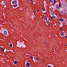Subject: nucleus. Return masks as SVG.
Segmentation results:
<instances>
[{
    "label": "nucleus",
    "instance_id": "1",
    "mask_svg": "<svg viewBox=\"0 0 67 67\" xmlns=\"http://www.w3.org/2000/svg\"><path fill=\"white\" fill-rule=\"evenodd\" d=\"M60 35L61 36V37H62L63 36H64V32H61L60 33Z\"/></svg>",
    "mask_w": 67,
    "mask_h": 67
},
{
    "label": "nucleus",
    "instance_id": "2",
    "mask_svg": "<svg viewBox=\"0 0 67 67\" xmlns=\"http://www.w3.org/2000/svg\"><path fill=\"white\" fill-rule=\"evenodd\" d=\"M7 34V32L6 31H4V35H6Z\"/></svg>",
    "mask_w": 67,
    "mask_h": 67
},
{
    "label": "nucleus",
    "instance_id": "3",
    "mask_svg": "<svg viewBox=\"0 0 67 67\" xmlns=\"http://www.w3.org/2000/svg\"><path fill=\"white\" fill-rule=\"evenodd\" d=\"M16 3H17L16 1H13L12 2V3H13V4H16Z\"/></svg>",
    "mask_w": 67,
    "mask_h": 67
},
{
    "label": "nucleus",
    "instance_id": "4",
    "mask_svg": "<svg viewBox=\"0 0 67 67\" xmlns=\"http://www.w3.org/2000/svg\"><path fill=\"white\" fill-rule=\"evenodd\" d=\"M47 20V17L45 16L44 18V21H46V20Z\"/></svg>",
    "mask_w": 67,
    "mask_h": 67
},
{
    "label": "nucleus",
    "instance_id": "5",
    "mask_svg": "<svg viewBox=\"0 0 67 67\" xmlns=\"http://www.w3.org/2000/svg\"><path fill=\"white\" fill-rule=\"evenodd\" d=\"M18 5V4H16L15 5H12L13 6H14V8H16Z\"/></svg>",
    "mask_w": 67,
    "mask_h": 67
},
{
    "label": "nucleus",
    "instance_id": "6",
    "mask_svg": "<svg viewBox=\"0 0 67 67\" xmlns=\"http://www.w3.org/2000/svg\"><path fill=\"white\" fill-rule=\"evenodd\" d=\"M60 21H61V22H63L64 21V19L63 18H61L59 20Z\"/></svg>",
    "mask_w": 67,
    "mask_h": 67
},
{
    "label": "nucleus",
    "instance_id": "7",
    "mask_svg": "<svg viewBox=\"0 0 67 67\" xmlns=\"http://www.w3.org/2000/svg\"><path fill=\"white\" fill-rule=\"evenodd\" d=\"M30 65V64L29 63H27L26 64V65L27 66H29Z\"/></svg>",
    "mask_w": 67,
    "mask_h": 67
},
{
    "label": "nucleus",
    "instance_id": "8",
    "mask_svg": "<svg viewBox=\"0 0 67 67\" xmlns=\"http://www.w3.org/2000/svg\"><path fill=\"white\" fill-rule=\"evenodd\" d=\"M45 23H47L48 25H49V21H45Z\"/></svg>",
    "mask_w": 67,
    "mask_h": 67
},
{
    "label": "nucleus",
    "instance_id": "9",
    "mask_svg": "<svg viewBox=\"0 0 67 67\" xmlns=\"http://www.w3.org/2000/svg\"><path fill=\"white\" fill-rule=\"evenodd\" d=\"M53 19H56V17L54 16H52L51 17V19H53Z\"/></svg>",
    "mask_w": 67,
    "mask_h": 67
},
{
    "label": "nucleus",
    "instance_id": "10",
    "mask_svg": "<svg viewBox=\"0 0 67 67\" xmlns=\"http://www.w3.org/2000/svg\"><path fill=\"white\" fill-rule=\"evenodd\" d=\"M1 50L2 51V52H4V50L2 48H1Z\"/></svg>",
    "mask_w": 67,
    "mask_h": 67
},
{
    "label": "nucleus",
    "instance_id": "11",
    "mask_svg": "<svg viewBox=\"0 0 67 67\" xmlns=\"http://www.w3.org/2000/svg\"><path fill=\"white\" fill-rule=\"evenodd\" d=\"M30 2L32 4H33V1L32 0H30Z\"/></svg>",
    "mask_w": 67,
    "mask_h": 67
},
{
    "label": "nucleus",
    "instance_id": "12",
    "mask_svg": "<svg viewBox=\"0 0 67 67\" xmlns=\"http://www.w3.org/2000/svg\"><path fill=\"white\" fill-rule=\"evenodd\" d=\"M59 7H61V5H60V3H59Z\"/></svg>",
    "mask_w": 67,
    "mask_h": 67
},
{
    "label": "nucleus",
    "instance_id": "13",
    "mask_svg": "<svg viewBox=\"0 0 67 67\" xmlns=\"http://www.w3.org/2000/svg\"><path fill=\"white\" fill-rule=\"evenodd\" d=\"M49 1L50 2H53V1H52V0H49Z\"/></svg>",
    "mask_w": 67,
    "mask_h": 67
},
{
    "label": "nucleus",
    "instance_id": "14",
    "mask_svg": "<svg viewBox=\"0 0 67 67\" xmlns=\"http://www.w3.org/2000/svg\"><path fill=\"white\" fill-rule=\"evenodd\" d=\"M2 4L3 5H4L5 4V3L4 2H3L2 3Z\"/></svg>",
    "mask_w": 67,
    "mask_h": 67
},
{
    "label": "nucleus",
    "instance_id": "15",
    "mask_svg": "<svg viewBox=\"0 0 67 67\" xmlns=\"http://www.w3.org/2000/svg\"><path fill=\"white\" fill-rule=\"evenodd\" d=\"M16 63H17V62H16V61H15L14 62V64H16Z\"/></svg>",
    "mask_w": 67,
    "mask_h": 67
},
{
    "label": "nucleus",
    "instance_id": "16",
    "mask_svg": "<svg viewBox=\"0 0 67 67\" xmlns=\"http://www.w3.org/2000/svg\"><path fill=\"white\" fill-rule=\"evenodd\" d=\"M42 10H43V11H45V9H44V8H42Z\"/></svg>",
    "mask_w": 67,
    "mask_h": 67
},
{
    "label": "nucleus",
    "instance_id": "17",
    "mask_svg": "<svg viewBox=\"0 0 67 67\" xmlns=\"http://www.w3.org/2000/svg\"><path fill=\"white\" fill-rule=\"evenodd\" d=\"M31 59H33V57H31Z\"/></svg>",
    "mask_w": 67,
    "mask_h": 67
},
{
    "label": "nucleus",
    "instance_id": "18",
    "mask_svg": "<svg viewBox=\"0 0 67 67\" xmlns=\"http://www.w3.org/2000/svg\"><path fill=\"white\" fill-rule=\"evenodd\" d=\"M36 59L37 60H38V59H39L38 58H36Z\"/></svg>",
    "mask_w": 67,
    "mask_h": 67
},
{
    "label": "nucleus",
    "instance_id": "19",
    "mask_svg": "<svg viewBox=\"0 0 67 67\" xmlns=\"http://www.w3.org/2000/svg\"><path fill=\"white\" fill-rule=\"evenodd\" d=\"M36 11L37 13H38L39 12V11L37 10V9H36Z\"/></svg>",
    "mask_w": 67,
    "mask_h": 67
},
{
    "label": "nucleus",
    "instance_id": "20",
    "mask_svg": "<svg viewBox=\"0 0 67 67\" xmlns=\"http://www.w3.org/2000/svg\"><path fill=\"white\" fill-rule=\"evenodd\" d=\"M56 5H57V7H59L58 5V4H56Z\"/></svg>",
    "mask_w": 67,
    "mask_h": 67
},
{
    "label": "nucleus",
    "instance_id": "21",
    "mask_svg": "<svg viewBox=\"0 0 67 67\" xmlns=\"http://www.w3.org/2000/svg\"><path fill=\"white\" fill-rule=\"evenodd\" d=\"M10 46L11 47H12V44H10Z\"/></svg>",
    "mask_w": 67,
    "mask_h": 67
},
{
    "label": "nucleus",
    "instance_id": "22",
    "mask_svg": "<svg viewBox=\"0 0 67 67\" xmlns=\"http://www.w3.org/2000/svg\"><path fill=\"white\" fill-rule=\"evenodd\" d=\"M60 30H61V31H63V29L62 28H60Z\"/></svg>",
    "mask_w": 67,
    "mask_h": 67
},
{
    "label": "nucleus",
    "instance_id": "23",
    "mask_svg": "<svg viewBox=\"0 0 67 67\" xmlns=\"http://www.w3.org/2000/svg\"><path fill=\"white\" fill-rule=\"evenodd\" d=\"M56 1L55 0H54V2H55Z\"/></svg>",
    "mask_w": 67,
    "mask_h": 67
},
{
    "label": "nucleus",
    "instance_id": "24",
    "mask_svg": "<svg viewBox=\"0 0 67 67\" xmlns=\"http://www.w3.org/2000/svg\"><path fill=\"white\" fill-rule=\"evenodd\" d=\"M54 13H52V15H54Z\"/></svg>",
    "mask_w": 67,
    "mask_h": 67
},
{
    "label": "nucleus",
    "instance_id": "25",
    "mask_svg": "<svg viewBox=\"0 0 67 67\" xmlns=\"http://www.w3.org/2000/svg\"><path fill=\"white\" fill-rule=\"evenodd\" d=\"M54 4H55V3H56V2H54Z\"/></svg>",
    "mask_w": 67,
    "mask_h": 67
},
{
    "label": "nucleus",
    "instance_id": "26",
    "mask_svg": "<svg viewBox=\"0 0 67 67\" xmlns=\"http://www.w3.org/2000/svg\"><path fill=\"white\" fill-rule=\"evenodd\" d=\"M66 38H67V36H66Z\"/></svg>",
    "mask_w": 67,
    "mask_h": 67
},
{
    "label": "nucleus",
    "instance_id": "27",
    "mask_svg": "<svg viewBox=\"0 0 67 67\" xmlns=\"http://www.w3.org/2000/svg\"><path fill=\"white\" fill-rule=\"evenodd\" d=\"M66 46H67V44H66Z\"/></svg>",
    "mask_w": 67,
    "mask_h": 67
},
{
    "label": "nucleus",
    "instance_id": "28",
    "mask_svg": "<svg viewBox=\"0 0 67 67\" xmlns=\"http://www.w3.org/2000/svg\"><path fill=\"white\" fill-rule=\"evenodd\" d=\"M44 43H45V42H44Z\"/></svg>",
    "mask_w": 67,
    "mask_h": 67
}]
</instances>
